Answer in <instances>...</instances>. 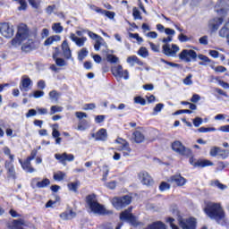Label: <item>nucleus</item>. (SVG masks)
Instances as JSON below:
<instances>
[{
    "instance_id": "f257e3e1",
    "label": "nucleus",
    "mask_w": 229,
    "mask_h": 229,
    "mask_svg": "<svg viewBox=\"0 0 229 229\" xmlns=\"http://www.w3.org/2000/svg\"><path fill=\"white\" fill-rule=\"evenodd\" d=\"M86 204L89 212L97 214L98 216H110V214H114L112 210H108L105 206L99 204L98 201V196L94 193L86 197Z\"/></svg>"
},
{
    "instance_id": "f03ea898",
    "label": "nucleus",
    "mask_w": 229,
    "mask_h": 229,
    "mask_svg": "<svg viewBox=\"0 0 229 229\" xmlns=\"http://www.w3.org/2000/svg\"><path fill=\"white\" fill-rule=\"evenodd\" d=\"M204 212L210 217V219H215L217 223L225 219V211L219 203L210 201L206 202Z\"/></svg>"
},
{
    "instance_id": "7ed1b4c3",
    "label": "nucleus",
    "mask_w": 229,
    "mask_h": 229,
    "mask_svg": "<svg viewBox=\"0 0 229 229\" xmlns=\"http://www.w3.org/2000/svg\"><path fill=\"white\" fill-rule=\"evenodd\" d=\"M112 205L116 208V210H121L124 207H128L131 203V197L129 195H124L123 197H114L111 200Z\"/></svg>"
},
{
    "instance_id": "20e7f679",
    "label": "nucleus",
    "mask_w": 229,
    "mask_h": 229,
    "mask_svg": "<svg viewBox=\"0 0 229 229\" xmlns=\"http://www.w3.org/2000/svg\"><path fill=\"white\" fill-rule=\"evenodd\" d=\"M172 149L181 155L182 157H192V150L191 148H186L180 141H174L172 143Z\"/></svg>"
},
{
    "instance_id": "39448f33",
    "label": "nucleus",
    "mask_w": 229,
    "mask_h": 229,
    "mask_svg": "<svg viewBox=\"0 0 229 229\" xmlns=\"http://www.w3.org/2000/svg\"><path fill=\"white\" fill-rule=\"evenodd\" d=\"M179 58L182 62H186V64H189L190 62H196V59L198 58V54L192 49H183L179 54Z\"/></svg>"
},
{
    "instance_id": "423d86ee",
    "label": "nucleus",
    "mask_w": 229,
    "mask_h": 229,
    "mask_svg": "<svg viewBox=\"0 0 229 229\" xmlns=\"http://www.w3.org/2000/svg\"><path fill=\"white\" fill-rule=\"evenodd\" d=\"M177 221L179 223V226H181L182 229H196L198 225V222L194 217L182 218L179 216Z\"/></svg>"
},
{
    "instance_id": "0eeeda50",
    "label": "nucleus",
    "mask_w": 229,
    "mask_h": 229,
    "mask_svg": "<svg viewBox=\"0 0 229 229\" xmlns=\"http://www.w3.org/2000/svg\"><path fill=\"white\" fill-rule=\"evenodd\" d=\"M0 33L5 38H12L15 33V29L9 22L0 23Z\"/></svg>"
},
{
    "instance_id": "6e6552de",
    "label": "nucleus",
    "mask_w": 229,
    "mask_h": 229,
    "mask_svg": "<svg viewBox=\"0 0 229 229\" xmlns=\"http://www.w3.org/2000/svg\"><path fill=\"white\" fill-rule=\"evenodd\" d=\"M112 74L114 78H123V80H130V72L128 70L123 69V65L118 64L111 69Z\"/></svg>"
},
{
    "instance_id": "1a4fd4ad",
    "label": "nucleus",
    "mask_w": 229,
    "mask_h": 229,
    "mask_svg": "<svg viewBox=\"0 0 229 229\" xmlns=\"http://www.w3.org/2000/svg\"><path fill=\"white\" fill-rule=\"evenodd\" d=\"M120 219L121 221H128L133 226H137V225H139V222L137 221V217H135L131 214V208H128L123 212H122L120 215Z\"/></svg>"
},
{
    "instance_id": "9d476101",
    "label": "nucleus",
    "mask_w": 229,
    "mask_h": 229,
    "mask_svg": "<svg viewBox=\"0 0 229 229\" xmlns=\"http://www.w3.org/2000/svg\"><path fill=\"white\" fill-rule=\"evenodd\" d=\"M180 51V47L177 45L164 44L162 46V53L165 56H176V53Z\"/></svg>"
},
{
    "instance_id": "9b49d317",
    "label": "nucleus",
    "mask_w": 229,
    "mask_h": 229,
    "mask_svg": "<svg viewBox=\"0 0 229 229\" xmlns=\"http://www.w3.org/2000/svg\"><path fill=\"white\" fill-rule=\"evenodd\" d=\"M228 8L229 0H219L215 6V10L218 15H225L228 12Z\"/></svg>"
},
{
    "instance_id": "f8f14e48",
    "label": "nucleus",
    "mask_w": 229,
    "mask_h": 229,
    "mask_svg": "<svg viewBox=\"0 0 229 229\" xmlns=\"http://www.w3.org/2000/svg\"><path fill=\"white\" fill-rule=\"evenodd\" d=\"M39 180L40 178H34L31 180V187H33V189H35V187H38V189H46V187L51 185V181L47 178H45L42 181Z\"/></svg>"
},
{
    "instance_id": "ddd939ff",
    "label": "nucleus",
    "mask_w": 229,
    "mask_h": 229,
    "mask_svg": "<svg viewBox=\"0 0 229 229\" xmlns=\"http://www.w3.org/2000/svg\"><path fill=\"white\" fill-rule=\"evenodd\" d=\"M22 40H28L30 38V30L28 29V25L21 23L18 26V31L16 34Z\"/></svg>"
},
{
    "instance_id": "4468645a",
    "label": "nucleus",
    "mask_w": 229,
    "mask_h": 229,
    "mask_svg": "<svg viewBox=\"0 0 229 229\" xmlns=\"http://www.w3.org/2000/svg\"><path fill=\"white\" fill-rule=\"evenodd\" d=\"M138 176L143 185H153V178L148 172H140Z\"/></svg>"
},
{
    "instance_id": "2eb2a0df",
    "label": "nucleus",
    "mask_w": 229,
    "mask_h": 229,
    "mask_svg": "<svg viewBox=\"0 0 229 229\" xmlns=\"http://www.w3.org/2000/svg\"><path fill=\"white\" fill-rule=\"evenodd\" d=\"M55 158L61 162V164H65V162H73L74 155L64 152L63 154H55Z\"/></svg>"
},
{
    "instance_id": "dca6fc26",
    "label": "nucleus",
    "mask_w": 229,
    "mask_h": 229,
    "mask_svg": "<svg viewBox=\"0 0 229 229\" xmlns=\"http://www.w3.org/2000/svg\"><path fill=\"white\" fill-rule=\"evenodd\" d=\"M170 183H175L177 187H183L185 183H187V179L183 178L182 175H173L168 179Z\"/></svg>"
},
{
    "instance_id": "f3484780",
    "label": "nucleus",
    "mask_w": 229,
    "mask_h": 229,
    "mask_svg": "<svg viewBox=\"0 0 229 229\" xmlns=\"http://www.w3.org/2000/svg\"><path fill=\"white\" fill-rule=\"evenodd\" d=\"M62 51L63 56H64L66 60H71L72 58V52L71 51V47H69V43L67 42V40L63 41Z\"/></svg>"
},
{
    "instance_id": "a211bd4d",
    "label": "nucleus",
    "mask_w": 229,
    "mask_h": 229,
    "mask_svg": "<svg viewBox=\"0 0 229 229\" xmlns=\"http://www.w3.org/2000/svg\"><path fill=\"white\" fill-rule=\"evenodd\" d=\"M221 24H223V19L221 17L214 18L209 21L208 28L209 30H211V31L215 32L217 31V30H219V26H221Z\"/></svg>"
},
{
    "instance_id": "6ab92c4d",
    "label": "nucleus",
    "mask_w": 229,
    "mask_h": 229,
    "mask_svg": "<svg viewBox=\"0 0 229 229\" xmlns=\"http://www.w3.org/2000/svg\"><path fill=\"white\" fill-rule=\"evenodd\" d=\"M70 38L72 41L74 42L75 45H77L78 47H83L85 46V42H87V38L85 37H78L74 33L70 34Z\"/></svg>"
},
{
    "instance_id": "aec40b11",
    "label": "nucleus",
    "mask_w": 229,
    "mask_h": 229,
    "mask_svg": "<svg viewBox=\"0 0 229 229\" xmlns=\"http://www.w3.org/2000/svg\"><path fill=\"white\" fill-rule=\"evenodd\" d=\"M32 81L28 75L22 76L20 89L24 90V92H28L30 90V85H31Z\"/></svg>"
},
{
    "instance_id": "412c9836",
    "label": "nucleus",
    "mask_w": 229,
    "mask_h": 229,
    "mask_svg": "<svg viewBox=\"0 0 229 229\" xmlns=\"http://www.w3.org/2000/svg\"><path fill=\"white\" fill-rule=\"evenodd\" d=\"M92 137L96 140L105 141L106 139H108V133L106 132V129H100L97 133H93Z\"/></svg>"
},
{
    "instance_id": "4be33fe9",
    "label": "nucleus",
    "mask_w": 229,
    "mask_h": 229,
    "mask_svg": "<svg viewBox=\"0 0 229 229\" xmlns=\"http://www.w3.org/2000/svg\"><path fill=\"white\" fill-rule=\"evenodd\" d=\"M132 140L136 142V144H142L144 140H146V136L140 131H135L132 133Z\"/></svg>"
},
{
    "instance_id": "5701e85b",
    "label": "nucleus",
    "mask_w": 229,
    "mask_h": 229,
    "mask_svg": "<svg viewBox=\"0 0 229 229\" xmlns=\"http://www.w3.org/2000/svg\"><path fill=\"white\" fill-rule=\"evenodd\" d=\"M19 162L26 173H35V168L31 167V161L26 159L24 162H22V159H19Z\"/></svg>"
},
{
    "instance_id": "b1692460",
    "label": "nucleus",
    "mask_w": 229,
    "mask_h": 229,
    "mask_svg": "<svg viewBox=\"0 0 229 229\" xmlns=\"http://www.w3.org/2000/svg\"><path fill=\"white\" fill-rule=\"evenodd\" d=\"M61 219L64 221H69L71 219H74L76 217V213L72 211V209H67L60 215Z\"/></svg>"
},
{
    "instance_id": "393cba45",
    "label": "nucleus",
    "mask_w": 229,
    "mask_h": 229,
    "mask_svg": "<svg viewBox=\"0 0 229 229\" xmlns=\"http://www.w3.org/2000/svg\"><path fill=\"white\" fill-rule=\"evenodd\" d=\"M127 64H129L131 67H133L135 64H137L138 65H144V63L140 61V59H139L137 55H131L127 57Z\"/></svg>"
},
{
    "instance_id": "a878e982",
    "label": "nucleus",
    "mask_w": 229,
    "mask_h": 229,
    "mask_svg": "<svg viewBox=\"0 0 229 229\" xmlns=\"http://www.w3.org/2000/svg\"><path fill=\"white\" fill-rule=\"evenodd\" d=\"M118 149L119 151H124L123 157H130V153H131V148H130V143H128V141L123 142V145L121 146Z\"/></svg>"
},
{
    "instance_id": "bb28decb",
    "label": "nucleus",
    "mask_w": 229,
    "mask_h": 229,
    "mask_svg": "<svg viewBox=\"0 0 229 229\" xmlns=\"http://www.w3.org/2000/svg\"><path fill=\"white\" fill-rule=\"evenodd\" d=\"M5 168L8 171L9 176H11V178H15V168L12 162L5 161Z\"/></svg>"
},
{
    "instance_id": "cd10ccee",
    "label": "nucleus",
    "mask_w": 229,
    "mask_h": 229,
    "mask_svg": "<svg viewBox=\"0 0 229 229\" xmlns=\"http://www.w3.org/2000/svg\"><path fill=\"white\" fill-rule=\"evenodd\" d=\"M61 38L58 35L51 36L44 42V46H51L54 42H60Z\"/></svg>"
},
{
    "instance_id": "c85d7f7f",
    "label": "nucleus",
    "mask_w": 229,
    "mask_h": 229,
    "mask_svg": "<svg viewBox=\"0 0 229 229\" xmlns=\"http://www.w3.org/2000/svg\"><path fill=\"white\" fill-rule=\"evenodd\" d=\"M65 176H67V174H65L64 172L62 171H57L55 173H54V180L55 182H62L63 180L65 179Z\"/></svg>"
},
{
    "instance_id": "c756f323",
    "label": "nucleus",
    "mask_w": 229,
    "mask_h": 229,
    "mask_svg": "<svg viewBox=\"0 0 229 229\" xmlns=\"http://www.w3.org/2000/svg\"><path fill=\"white\" fill-rule=\"evenodd\" d=\"M145 229H165V225L162 222H155L148 225Z\"/></svg>"
},
{
    "instance_id": "7c9ffc66",
    "label": "nucleus",
    "mask_w": 229,
    "mask_h": 229,
    "mask_svg": "<svg viewBox=\"0 0 229 229\" xmlns=\"http://www.w3.org/2000/svg\"><path fill=\"white\" fill-rule=\"evenodd\" d=\"M194 165H198L199 167H208V165H214V163H212L210 160H200L197 161Z\"/></svg>"
},
{
    "instance_id": "2f4dec72",
    "label": "nucleus",
    "mask_w": 229,
    "mask_h": 229,
    "mask_svg": "<svg viewBox=\"0 0 229 229\" xmlns=\"http://www.w3.org/2000/svg\"><path fill=\"white\" fill-rule=\"evenodd\" d=\"M88 55H89V50H87L86 47H83L78 53V60H80V62H83V60H85V57L88 56Z\"/></svg>"
},
{
    "instance_id": "473e14b6",
    "label": "nucleus",
    "mask_w": 229,
    "mask_h": 229,
    "mask_svg": "<svg viewBox=\"0 0 229 229\" xmlns=\"http://www.w3.org/2000/svg\"><path fill=\"white\" fill-rule=\"evenodd\" d=\"M106 43L105 42V39H103L101 37L98 39H96L94 44V49L95 51H99L101 46H105Z\"/></svg>"
},
{
    "instance_id": "72a5a7b5",
    "label": "nucleus",
    "mask_w": 229,
    "mask_h": 229,
    "mask_svg": "<svg viewBox=\"0 0 229 229\" xmlns=\"http://www.w3.org/2000/svg\"><path fill=\"white\" fill-rule=\"evenodd\" d=\"M60 96H62V94H60L56 90H52L49 92V98L51 101H55V103H57L58 99L60 98Z\"/></svg>"
},
{
    "instance_id": "f704fd0d",
    "label": "nucleus",
    "mask_w": 229,
    "mask_h": 229,
    "mask_svg": "<svg viewBox=\"0 0 229 229\" xmlns=\"http://www.w3.org/2000/svg\"><path fill=\"white\" fill-rule=\"evenodd\" d=\"M67 187L69 191H72V192H78V187H80V182H69L67 184Z\"/></svg>"
},
{
    "instance_id": "c9c22d12",
    "label": "nucleus",
    "mask_w": 229,
    "mask_h": 229,
    "mask_svg": "<svg viewBox=\"0 0 229 229\" xmlns=\"http://www.w3.org/2000/svg\"><path fill=\"white\" fill-rule=\"evenodd\" d=\"M22 42H24V39L21 38L18 35H16V37L13 39H12L11 44L14 47H19V46H21Z\"/></svg>"
},
{
    "instance_id": "e433bc0d",
    "label": "nucleus",
    "mask_w": 229,
    "mask_h": 229,
    "mask_svg": "<svg viewBox=\"0 0 229 229\" xmlns=\"http://www.w3.org/2000/svg\"><path fill=\"white\" fill-rule=\"evenodd\" d=\"M60 112H64V107L60 106H52L50 107V115H55V114H58Z\"/></svg>"
},
{
    "instance_id": "4c0bfd02",
    "label": "nucleus",
    "mask_w": 229,
    "mask_h": 229,
    "mask_svg": "<svg viewBox=\"0 0 229 229\" xmlns=\"http://www.w3.org/2000/svg\"><path fill=\"white\" fill-rule=\"evenodd\" d=\"M52 30L55 31V33H62L64 31V27L62 26V23H53Z\"/></svg>"
},
{
    "instance_id": "58836bf2",
    "label": "nucleus",
    "mask_w": 229,
    "mask_h": 229,
    "mask_svg": "<svg viewBox=\"0 0 229 229\" xmlns=\"http://www.w3.org/2000/svg\"><path fill=\"white\" fill-rule=\"evenodd\" d=\"M106 60L110 64H117L119 62V57H117V55H114L112 54H107Z\"/></svg>"
},
{
    "instance_id": "ea45409f",
    "label": "nucleus",
    "mask_w": 229,
    "mask_h": 229,
    "mask_svg": "<svg viewBox=\"0 0 229 229\" xmlns=\"http://www.w3.org/2000/svg\"><path fill=\"white\" fill-rule=\"evenodd\" d=\"M210 185L212 187H217V189H220L221 191H225V189H226V185L221 183L219 181L216 180V181H212Z\"/></svg>"
},
{
    "instance_id": "a19ab883",
    "label": "nucleus",
    "mask_w": 229,
    "mask_h": 229,
    "mask_svg": "<svg viewBox=\"0 0 229 229\" xmlns=\"http://www.w3.org/2000/svg\"><path fill=\"white\" fill-rule=\"evenodd\" d=\"M138 55L142 56V58H148V56H149V52H148V48L141 47L138 51Z\"/></svg>"
},
{
    "instance_id": "79ce46f5",
    "label": "nucleus",
    "mask_w": 229,
    "mask_h": 229,
    "mask_svg": "<svg viewBox=\"0 0 229 229\" xmlns=\"http://www.w3.org/2000/svg\"><path fill=\"white\" fill-rule=\"evenodd\" d=\"M132 15L135 20L142 21V16L140 15V11L137 7H133Z\"/></svg>"
},
{
    "instance_id": "37998d69",
    "label": "nucleus",
    "mask_w": 229,
    "mask_h": 229,
    "mask_svg": "<svg viewBox=\"0 0 229 229\" xmlns=\"http://www.w3.org/2000/svg\"><path fill=\"white\" fill-rule=\"evenodd\" d=\"M220 149L221 148L219 147H212L209 151L210 157H218Z\"/></svg>"
},
{
    "instance_id": "c03bdc74",
    "label": "nucleus",
    "mask_w": 229,
    "mask_h": 229,
    "mask_svg": "<svg viewBox=\"0 0 229 229\" xmlns=\"http://www.w3.org/2000/svg\"><path fill=\"white\" fill-rule=\"evenodd\" d=\"M228 156H229L228 150L220 148V150L218 152V157H220L222 160L228 158Z\"/></svg>"
},
{
    "instance_id": "a18cd8bd",
    "label": "nucleus",
    "mask_w": 229,
    "mask_h": 229,
    "mask_svg": "<svg viewBox=\"0 0 229 229\" xmlns=\"http://www.w3.org/2000/svg\"><path fill=\"white\" fill-rule=\"evenodd\" d=\"M101 15H105L106 17H107L108 19H114L115 17V13L114 12H110V11H106V10H103L100 13Z\"/></svg>"
},
{
    "instance_id": "49530a36",
    "label": "nucleus",
    "mask_w": 229,
    "mask_h": 229,
    "mask_svg": "<svg viewBox=\"0 0 229 229\" xmlns=\"http://www.w3.org/2000/svg\"><path fill=\"white\" fill-rule=\"evenodd\" d=\"M198 131L199 133H207L208 131H216V129L214 127H200L198 129Z\"/></svg>"
},
{
    "instance_id": "de8ad7c7",
    "label": "nucleus",
    "mask_w": 229,
    "mask_h": 229,
    "mask_svg": "<svg viewBox=\"0 0 229 229\" xmlns=\"http://www.w3.org/2000/svg\"><path fill=\"white\" fill-rule=\"evenodd\" d=\"M32 44H33V40L29 39L27 45H26V44H23V45L21 46V49H22L23 51H25V52L31 51V45H32Z\"/></svg>"
},
{
    "instance_id": "09e8293b",
    "label": "nucleus",
    "mask_w": 229,
    "mask_h": 229,
    "mask_svg": "<svg viewBox=\"0 0 229 229\" xmlns=\"http://www.w3.org/2000/svg\"><path fill=\"white\" fill-rule=\"evenodd\" d=\"M103 182H106V178H108V173H110V169H108V165H103Z\"/></svg>"
},
{
    "instance_id": "8fccbe9b",
    "label": "nucleus",
    "mask_w": 229,
    "mask_h": 229,
    "mask_svg": "<svg viewBox=\"0 0 229 229\" xmlns=\"http://www.w3.org/2000/svg\"><path fill=\"white\" fill-rule=\"evenodd\" d=\"M4 155H6L7 157H9L11 162H13V158H14V156L12 155V151L10 150V148L8 147H4V149H3Z\"/></svg>"
},
{
    "instance_id": "3c124183",
    "label": "nucleus",
    "mask_w": 229,
    "mask_h": 229,
    "mask_svg": "<svg viewBox=\"0 0 229 229\" xmlns=\"http://www.w3.org/2000/svg\"><path fill=\"white\" fill-rule=\"evenodd\" d=\"M169 189H171V185L165 182H162L159 185V191L162 192H164V191H169Z\"/></svg>"
},
{
    "instance_id": "603ef678",
    "label": "nucleus",
    "mask_w": 229,
    "mask_h": 229,
    "mask_svg": "<svg viewBox=\"0 0 229 229\" xmlns=\"http://www.w3.org/2000/svg\"><path fill=\"white\" fill-rule=\"evenodd\" d=\"M75 115L77 117V119L79 121H83L81 119H87L89 117V115L87 114V113H83V112H76Z\"/></svg>"
},
{
    "instance_id": "864d4df0",
    "label": "nucleus",
    "mask_w": 229,
    "mask_h": 229,
    "mask_svg": "<svg viewBox=\"0 0 229 229\" xmlns=\"http://www.w3.org/2000/svg\"><path fill=\"white\" fill-rule=\"evenodd\" d=\"M201 124H203V119L201 117H196L195 119H193V125L195 126V128H199Z\"/></svg>"
},
{
    "instance_id": "5fc2aeb1",
    "label": "nucleus",
    "mask_w": 229,
    "mask_h": 229,
    "mask_svg": "<svg viewBox=\"0 0 229 229\" xmlns=\"http://www.w3.org/2000/svg\"><path fill=\"white\" fill-rule=\"evenodd\" d=\"M55 64L58 65V67H65V65H67V63L64 58H56Z\"/></svg>"
},
{
    "instance_id": "6e6d98bb",
    "label": "nucleus",
    "mask_w": 229,
    "mask_h": 229,
    "mask_svg": "<svg viewBox=\"0 0 229 229\" xmlns=\"http://www.w3.org/2000/svg\"><path fill=\"white\" fill-rule=\"evenodd\" d=\"M166 223H169L172 229H180L178 228V225H174V218L173 217H167Z\"/></svg>"
},
{
    "instance_id": "4d7b16f0",
    "label": "nucleus",
    "mask_w": 229,
    "mask_h": 229,
    "mask_svg": "<svg viewBox=\"0 0 229 229\" xmlns=\"http://www.w3.org/2000/svg\"><path fill=\"white\" fill-rule=\"evenodd\" d=\"M19 4H21V6L18 7L20 12L28 8V3H26V0H19Z\"/></svg>"
},
{
    "instance_id": "13d9d810",
    "label": "nucleus",
    "mask_w": 229,
    "mask_h": 229,
    "mask_svg": "<svg viewBox=\"0 0 229 229\" xmlns=\"http://www.w3.org/2000/svg\"><path fill=\"white\" fill-rule=\"evenodd\" d=\"M199 42L201 46H208V36L199 38Z\"/></svg>"
},
{
    "instance_id": "bf43d9fd",
    "label": "nucleus",
    "mask_w": 229,
    "mask_h": 229,
    "mask_svg": "<svg viewBox=\"0 0 229 229\" xmlns=\"http://www.w3.org/2000/svg\"><path fill=\"white\" fill-rule=\"evenodd\" d=\"M134 103H136L137 105H142L144 106V105H146V99L141 97H136L134 98Z\"/></svg>"
},
{
    "instance_id": "052dcab7",
    "label": "nucleus",
    "mask_w": 229,
    "mask_h": 229,
    "mask_svg": "<svg viewBox=\"0 0 229 229\" xmlns=\"http://www.w3.org/2000/svg\"><path fill=\"white\" fill-rule=\"evenodd\" d=\"M150 49L154 51V53H160V46L155 45L153 42H149Z\"/></svg>"
},
{
    "instance_id": "680f3d73",
    "label": "nucleus",
    "mask_w": 229,
    "mask_h": 229,
    "mask_svg": "<svg viewBox=\"0 0 229 229\" xmlns=\"http://www.w3.org/2000/svg\"><path fill=\"white\" fill-rule=\"evenodd\" d=\"M184 85H192V74H188V76L183 80Z\"/></svg>"
},
{
    "instance_id": "e2e57ef3",
    "label": "nucleus",
    "mask_w": 229,
    "mask_h": 229,
    "mask_svg": "<svg viewBox=\"0 0 229 229\" xmlns=\"http://www.w3.org/2000/svg\"><path fill=\"white\" fill-rule=\"evenodd\" d=\"M161 62H163V64H166V65H170V67H177V68L182 67V65L178 64L171 63V62L165 61V59H161Z\"/></svg>"
},
{
    "instance_id": "0e129e2a",
    "label": "nucleus",
    "mask_w": 229,
    "mask_h": 229,
    "mask_svg": "<svg viewBox=\"0 0 229 229\" xmlns=\"http://www.w3.org/2000/svg\"><path fill=\"white\" fill-rule=\"evenodd\" d=\"M87 124V121L82 120L79 123L77 130H79L80 131H84L85 127L83 125Z\"/></svg>"
},
{
    "instance_id": "69168bd1",
    "label": "nucleus",
    "mask_w": 229,
    "mask_h": 229,
    "mask_svg": "<svg viewBox=\"0 0 229 229\" xmlns=\"http://www.w3.org/2000/svg\"><path fill=\"white\" fill-rule=\"evenodd\" d=\"M162 108H164V104L159 103V104L156 105V106L154 107V112L156 114H158V112H162Z\"/></svg>"
},
{
    "instance_id": "338daca9",
    "label": "nucleus",
    "mask_w": 229,
    "mask_h": 229,
    "mask_svg": "<svg viewBox=\"0 0 229 229\" xmlns=\"http://www.w3.org/2000/svg\"><path fill=\"white\" fill-rule=\"evenodd\" d=\"M218 131H223L224 133H229V125H222L218 128Z\"/></svg>"
},
{
    "instance_id": "774afa93",
    "label": "nucleus",
    "mask_w": 229,
    "mask_h": 229,
    "mask_svg": "<svg viewBox=\"0 0 229 229\" xmlns=\"http://www.w3.org/2000/svg\"><path fill=\"white\" fill-rule=\"evenodd\" d=\"M178 39L180 40V42H189V38L183 34H180L178 36Z\"/></svg>"
}]
</instances>
